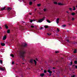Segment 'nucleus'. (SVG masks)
<instances>
[{
  "mask_svg": "<svg viewBox=\"0 0 77 77\" xmlns=\"http://www.w3.org/2000/svg\"><path fill=\"white\" fill-rule=\"evenodd\" d=\"M45 17H43L42 19L39 20L38 21V22H37V23H42V21H44V20H45Z\"/></svg>",
  "mask_w": 77,
  "mask_h": 77,
  "instance_id": "nucleus-1",
  "label": "nucleus"
},
{
  "mask_svg": "<svg viewBox=\"0 0 77 77\" xmlns=\"http://www.w3.org/2000/svg\"><path fill=\"white\" fill-rule=\"evenodd\" d=\"M59 18H57V20H56V23H57V24H58V23H59Z\"/></svg>",
  "mask_w": 77,
  "mask_h": 77,
  "instance_id": "nucleus-2",
  "label": "nucleus"
},
{
  "mask_svg": "<svg viewBox=\"0 0 77 77\" xmlns=\"http://www.w3.org/2000/svg\"><path fill=\"white\" fill-rule=\"evenodd\" d=\"M48 72H49L50 74H51L52 72H53L52 71H51L50 70H48Z\"/></svg>",
  "mask_w": 77,
  "mask_h": 77,
  "instance_id": "nucleus-3",
  "label": "nucleus"
},
{
  "mask_svg": "<svg viewBox=\"0 0 77 77\" xmlns=\"http://www.w3.org/2000/svg\"><path fill=\"white\" fill-rule=\"evenodd\" d=\"M44 27H45V29H47V28H49V26L48 25H45L44 26Z\"/></svg>",
  "mask_w": 77,
  "mask_h": 77,
  "instance_id": "nucleus-4",
  "label": "nucleus"
},
{
  "mask_svg": "<svg viewBox=\"0 0 77 77\" xmlns=\"http://www.w3.org/2000/svg\"><path fill=\"white\" fill-rule=\"evenodd\" d=\"M6 39V36L5 35L3 38V40H5V39Z\"/></svg>",
  "mask_w": 77,
  "mask_h": 77,
  "instance_id": "nucleus-5",
  "label": "nucleus"
},
{
  "mask_svg": "<svg viewBox=\"0 0 77 77\" xmlns=\"http://www.w3.org/2000/svg\"><path fill=\"white\" fill-rule=\"evenodd\" d=\"M40 75L41 77H43L44 75V73H42Z\"/></svg>",
  "mask_w": 77,
  "mask_h": 77,
  "instance_id": "nucleus-6",
  "label": "nucleus"
},
{
  "mask_svg": "<svg viewBox=\"0 0 77 77\" xmlns=\"http://www.w3.org/2000/svg\"><path fill=\"white\" fill-rule=\"evenodd\" d=\"M5 7H4V8H2L1 9V11H4L5 10Z\"/></svg>",
  "mask_w": 77,
  "mask_h": 77,
  "instance_id": "nucleus-7",
  "label": "nucleus"
},
{
  "mask_svg": "<svg viewBox=\"0 0 77 77\" xmlns=\"http://www.w3.org/2000/svg\"><path fill=\"white\" fill-rule=\"evenodd\" d=\"M72 21H74L75 20V18L74 17H72L71 19Z\"/></svg>",
  "mask_w": 77,
  "mask_h": 77,
  "instance_id": "nucleus-8",
  "label": "nucleus"
},
{
  "mask_svg": "<svg viewBox=\"0 0 77 77\" xmlns=\"http://www.w3.org/2000/svg\"><path fill=\"white\" fill-rule=\"evenodd\" d=\"M1 45L2 46H5V43H1Z\"/></svg>",
  "mask_w": 77,
  "mask_h": 77,
  "instance_id": "nucleus-9",
  "label": "nucleus"
},
{
  "mask_svg": "<svg viewBox=\"0 0 77 77\" xmlns=\"http://www.w3.org/2000/svg\"><path fill=\"white\" fill-rule=\"evenodd\" d=\"M34 62L35 63V65H36V60H34Z\"/></svg>",
  "mask_w": 77,
  "mask_h": 77,
  "instance_id": "nucleus-10",
  "label": "nucleus"
},
{
  "mask_svg": "<svg viewBox=\"0 0 77 77\" xmlns=\"http://www.w3.org/2000/svg\"><path fill=\"white\" fill-rule=\"evenodd\" d=\"M75 13H71V15H72L73 16L75 15Z\"/></svg>",
  "mask_w": 77,
  "mask_h": 77,
  "instance_id": "nucleus-11",
  "label": "nucleus"
},
{
  "mask_svg": "<svg viewBox=\"0 0 77 77\" xmlns=\"http://www.w3.org/2000/svg\"><path fill=\"white\" fill-rule=\"evenodd\" d=\"M66 27V25H63L62 26V27Z\"/></svg>",
  "mask_w": 77,
  "mask_h": 77,
  "instance_id": "nucleus-12",
  "label": "nucleus"
},
{
  "mask_svg": "<svg viewBox=\"0 0 77 77\" xmlns=\"http://www.w3.org/2000/svg\"><path fill=\"white\" fill-rule=\"evenodd\" d=\"M29 5H32V2H29Z\"/></svg>",
  "mask_w": 77,
  "mask_h": 77,
  "instance_id": "nucleus-13",
  "label": "nucleus"
},
{
  "mask_svg": "<svg viewBox=\"0 0 77 77\" xmlns=\"http://www.w3.org/2000/svg\"><path fill=\"white\" fill-rule=\"evenodd\" d=\"M47 22L49 23H51V21H50L48 20H47Z\"/></svg>",
  "mask_w": 77,
  "mask_h": 77,
  "instance_id": "nucleus-14",
  "label": "nucleus"
},
{
  "mask_svg": "<svg viewBox=\"0 0 77 77\" xmlns=\"http://www.w3.org/2000/svg\"><path fill=\"white\" fill-rule=\"evenodd\" d=\"M0 70H1V71H3L4 69H3L2 68V67H0Z\"/></svg>",
  "mask_w": 77,
  "mask_h": 77,
  "instance_id": "nucleus-15",
  "label": "nucleus"
},
{
  "mask_svg": "<svg viewBox=\"0 0 77 77\" xmlns=\"http://www.w3.org/2000/svg\"><path fill=\"white\" fill-rule=\"evenodd\" d=\"M76 52H77V50L75 49L74 51V53H76Z\"/></svg>",
  "mask_w": 77,
  "mask_h": 77,
  "instance_id": "nucleus-16",
  "label": "nucleus"
},
{
  "mask_svg": "<svg viewBox=\"0 0 77 77\" xmlns=\"http://www.w3.org/2000/svg\"><path fill=\"white\" fill-rule=\"evenodd\" d=\"M30 63H33V60L31 59L30 61Z\"/></svg>",
  "mask_w": 77,
  "mask_h": 77,
  "instance_id": "nucleus-17",
  "label": "nucleus"
},
{
  "mask_svg": "<svg viewBox=\"0 0 77 77\" xmlns=\"http://www.w3.org/2000/svg\"><path fill=\"white\" fill-rule=\"evenodd\" d=\"M35 21V20H30V23H32V21Z\"/></svg>",
  "mask_w": 77,
  "mask_h": 77,
  "instance_id": "nucleus-18",
  "label": "nucleus"
},
{
  "mask_svg": "<svg viewBox=\"0 0 77 77\" xmlns=\"http://www.w3.org/2000/svg\"><path fill=\"white\" fill-rule=\"evenodd\" d=\"M58 5H62V4L60 2L58 3Z\"/></svg>",
  "mask_w": 77,
  "mask_h": 77,
  "instance_id": "nucleus-19",
  "label": "nucleus"
},
{
  "mask_svg": "<svg viewBox=\"0 0 77 77\" xmlns=\"http://www.w3.org/2000/svg\"><path fill=\"white\" fill-rule=\"evenodd\" d=\"M10 32V30H8L7 31V32L8 33H9Z\"/></svg>",
  "mask_w": 77,
  "mask_h": 77,
  "instance_id": "nucleus-20",
  "label": "nucleus"
},
{
  "mask_svg": "<svg viewBox=\"0 0 77 77\" xmlns=\"http://www.w3.org/2000/svg\"><path fill=\"white\" fill-rule=\"evenodd\" d=\"M41 4H39L37 5V6H38V7L41 6Z\"/></svg>",
  "mask_w": 77,
  "mask_h": 77,
  "instance_id": "nucleus-21",
  "label": "nucleus"
},
{
  "mask_svg": "<svg viewBox=\"0 0 77 77\" xmlns=\"http://www.w3.org/2000/svg\"><path fill=\"white\" fill-rule=\"evenodd\" d=\"M5 27L6 28V29H8V26H7V25H5Z\"/></svg>",
  "mask_w": 77,
  "mask_h": 77,
  "instance_id": "nucleus-22",
  "label": "nucleus"
},
{
  "mask_svg": "<svg viewBox=\"0 0 77 77\" xmlns=\"http://www.w3.org/2000/svg\"><path fill=\"white\" fill-rule=\"evenodd\" d=\"M10 56H11V57H14V55H13V54H10Z\"/></svg>",
  "mask_w": 77,
  "mask_h": 77,
  "instance_id": "nucleus-23",
  "label": "nucleus"
},
{
  "mask_svg": "<svg viewBox=\"0 0 77 77\" xmlns=\"http://www.w3.org/2000/svg\"><path fill=\"white\" fill-rule=\"evenodd\" d=\"M22 57H25V55H24V54H23L22 55Z\"/></svg>",
  "mask_w": 77,
  "mask_h": 77,
  "instance_id": "nucleus-24",
  "label": "nucleus"
},
{
  "mask_svg": "<svg viewBox=\"0 0 77 77\" xmlns=\"http://www.w3.org/2000/svg\"><path fill=\"white\" fill-rule=\"evenodd\" d=\"M3 62V61L2 60H0V63H2Z\"/></svg>",
  "mask_w": 77,
  "mask_h": 77,
  "instance_id": "nucleus-25",
  "label": "nucleus"
},
{
  "mask_svg": "<svg viewBox=\"0 0 77 77\" xmlns=\"http://www.w3.org/2000/svg\"><path fill=\"white\" fill-rule=\"evenodd\" d=\"M73 11H75V7H73Z\"/></svg>",
  "mask_w": 77,
  "mask_h": 77,
  "instance_id": "nucleus-26",
  "label": "nucleus"
},
{
  "mask_svg": "<svg viewBox=\"0 0 77 77\" xmlns=\"http://www.w3.org/2000/svg\"><path fill=\"white\" fill-rule=\"evenodd\" d=\"M74 63L75 64H77V61H75V62H74Z\"/></svg>",
  "mask_w": 77,
  "mask_h": 77,
  "instance_id": "nucleus-27",
  "label": "nucleus"
},
{
  "mask_svg": "<svg viewBox=\"0 0 77 77\" xmlns=\"http://www.w3.org/2000/svg\"><path fill=\"white\" fill-rule=\"evenodd\" d=\"M35 26H31V27L32 28H33V27H34Z\"/></svg>",
  "mask_w": 77,
  "mask_h": 77,
  "instance_id": "nucleus-28",
  "label": "nucleus"
},
{
  "mask_svg": "<svg viewBox=\"0 0 77 77\" xmlns=\"http://www.w3.org/2000/svg\"><path fill=\"white\" fill-rule=\"evenodd\" d=\"M48 76L51 77V74H50V75H48Z\"/></svg>",
  "mask_w": 77,
  "mask_h": 77,
  "instance_id": "nucleus-29",
  "label": "nucleus"
},
{
  "mask_svg": "<svg viewBox=\"0 0 77 77\" xmlns=\"http://www.w3.org/2000/svg\"><path fill=\"white\" fill-rule=\"evenodd\" d=\"M54 4H57V2H54Z\"/></svg>",
  "mask_w": 77,
  "mask_h": 77,
  "instance_id": "nucleus-30",
  "label": "nucleus"
},
{
  "mask_svg": "<svg viewBox=\"0 0 77 77\" xmlns=\"http://www.w3.org/2000/svg\"><path fill=\"white\" fill-rule=\"evenodd\" d=\"M47 35H51V34L48 33L47 34Z\"/></svg>",
  "mask_w": 77,
  "mask_h": 77,
  "instance_id": "nucleus-31",
  "label": "nucleus"
},
{
  "mask_svg": "<svg viewBox=\"0 0 77 77\" xmlns=\"http://www.w3.org/2000/svg\"><path fill=\"white\" fill-rule=\"evenodd\" d=\"M47 10L46 9H44L43 10L45 12L46 11V10Z\"/></svg>",
  "mask_w": 77,
  "mask_h": 77,
  "instance_id": "nucleus-32",
  "label": "nucleus"
},
{
  "mask_svg": "<svg viewBox=\"0 0 77 77\" xmlns=\"http://www.w3.org/2000/svg\"><path fill=\"white\" fill-rule=\"evenodd\" d=\"M44 73H46V72H47L45 70H44Z\"/></svg>",
  "mask_w": 77,
  "mask_h": 77,
  "instance_id": "nucleus-33",
  "label": "nucleus"
},
{
  "mask_svg": "<svg viewBox=\"0 0 77 77\" xmlns=\"http://www.w3.org/2000/svg\"><path fill=\"white\" fill-rule=\"evenodd\" d=\"M43 29V28L42 27H41L39 29L40 30H42Z\"/></svg>",
  "mask_w": 77,
  "mask_h": 77,
  "instance_id": "nucleus-34",
  "label": "nucleus"
},
{
  "mask_svg": "<svg viewBox=\"0 0 77 77\" xmlns=\"http://www.w3.org/2000/svg\"><path fill=\"white\" fill-rule=\"evenodd\" d=\"M69 9L70 11H72V8H69Z\"/></svg>",
  "mask_w": 77,
  "mask_h": 77,
  "instance_id": "nucleus-35",
  "label": "nucleus"
},
{
  "mask_svg": "<svg viewBox=\"0 0 77 77\" xmlns=\"http://www.w3.org/2000/svg\"><path fill=\"white\" fill-rule=\"evenodd\" d=\"M57 31L58 32H59V29H58V28L57 29Z\"/></svg>",
  "mask_w": 77,
  "mask_h": 77,
  "instance_id": "nucleus-36",
  "label": "nucleus"
},
{
  "mask_svg": "<svg viewBox=\"0 0 77 77\" xmlns=\"http://www.w3.org/2000/svg\"><path fill=\"white\" fill-rule=\"evenodd\" d=\"M72 61H71L70 62V65H72Z\"/></svg>",
  "mask_w": 77,
  "mask_h": 77,
  "instance_id": "nucleus-37",
  "label": "nucleus"
},
{
  "mask_svg": "<svg viewBox=\"0 0 77 77\" xmlns=\"http://www.w3.org/2000/svg\"><path fill=\"white\" fill-rule=\"evenodd\" d=\"M55 52L56 53H59V51H56Z\"/></svg>",
  "mask_w": 77,
  "mask_h": 77,
  "instance_id": "nucleus-38",
  "label": "nucleus"
},
{
  "mask_svg": "<svg viewBox=\"0 0 77 77\" xmlns=\"http://www.w3.org/2000/svg\"><path fill=\"white\" fill-rule=\"evenodd\" d=\"M75 68L77 69V66H75Z\"/></svg>",
  "mask_w": 77,
  "mask_h": 77,
  "instance_id": "nucleus-39",
  "label": "nucleus"
},
{
  "mask_svg": "<svg viewBox=\"0 0 77 77\" xmlns=\"http://www.w3.org/2000/svg\"><path fill=\"white\" fill-rule=\"evenodd\" d=\"M26 45H27V44H25V45H24V47H26Z\"/></svg>",
  "mask_w": 77,
  "mask_h": 77,
  "instance_id": "nucleus-40",
  "label": "nucleus"
},
{
  "mask_svg": "<svg viewBox=\"0 0 77 77\" xmlns=\"http://www.w3.org/2000/svg\"><path fill=\"white\" fill-rule=\"evenodd\" d=\"M8 10H11V8H8Z\"/></svg>",
  "mask_w": 77,
  "mask_h": 77,
  "instance_id": "nucleus-41",
  "label": "nucleus"
},
{
  "mask_svg": "<svg viewBox=\"0 0 77 77\" xmlns=\"http://www.w3.org/2000/svg\"><path fill=\"white\" fill-rule=\"evenodd\" d=\"M12 65H13L14 64V62H12Z\"/></svg>",
  "mask_w": 77,
  "mask_h": 77,
  "instance_id": "nucleus-42",
  "label": "nucleus"
},
{
  "mask_svg": "<svg viewBox=\"0 0 77 77\" xmlns=\"http://www.w3.org/2000/svg\"><path fill=\"white\" fill-rule=\"evenodd\" d=\"M75 75H73L72 76H71V77H75Z\"/></svg>",
  "mask_w": 77,
  "mask_h": 77,
  "instance_id": "nucleus-43",
  "label": "nucleus"
},
{
  "mask_svg": "<svg viewBox=\"0 0 77 77\" xmlns=\"http://www.w3.org/2000/svg\"><path fill=\"white\" fill-rule=\"evenodd\" d=\"M52 71L53 72H55V71H54V70H53Z\"/></svg>",
  "mask_w": 77,
  "mask_h": 77,
  "instance_id": "nucleus-44",
  "label": "nucleus"
},
{
  "mask_svg": "<svg viewBox=\"0 0 77 77\" xmlns=\"http://www.w3.org/2000/svg\"><path fill=\"white\" fill-rule=\"evenodd\" d=\"M35 60H36V61H38V59H37V58H36Z\"/></svg>",
  "mask_w": 77,
  "mask_h": 77,
  "instance_id": "nucleus-45",
  "label": "nucleus"
},
{
  "mask_svg": "<svg viewBox=\"0 0 77 77\" xmlns=\"http://www.w3.org/2000/svg\"><path fill=\"white\" fill-rule=\"evenodd\" d=\"M22 1H22V0H20V2H21Z\"/></svg>",
  "mask_w": 77,
  "mask_h": 77,
  "instance_id": "nucleus-46",
  "label": "nucleus"
},
{
  "mask_svg": "<svg viewBox=\"0 0 77 77\" xmlns=\"http://www.w3.org/2000/svg\"><path fill=\"white\" fill-rule=\"evenodd\" d=\"M66 41H67V42H69V40H67Z\"/></svg>",
  "mask_w": 77,
  "mask_h": 77,
  "instance_id": "nucleus-47",
  "label": "nucleus"
},
{
  "mask_svg": "<svg viewBox=\"0 0 77 77\" xmlns=\"http://www.w3.org/2000/svg\"><path fill=\"white\" fill-rule=\"evenodd\" d=\"M52 69H55V68H54V67H53V68H52Z\"/></svg>",
  "mask_w": 77,
  "mask_h": 77,
  "instance_id": "nucleus-48",
  "label": "nucleus"
},
{
  "mask_svg": "<svg viewBox=\"0 0 77 77\" xmlns=\"http://www.w3.org/2000/svg\"><path fill=\"white\" fill-rule=\"evenodd\" d=\"M66 12L67 13H69L68 11H67Z\"/></svg>",
  "mask_w": 77,
  "mask_h": 77,
  "instance_id": "nucleus-49",
  "label": "nucleus"
},
{
  "mask_svg": "<svg viewBox=\"0 0 77 77\" xmlns=\"http://www.w3.org/2000/svg\"><path fill=\"white\" fill-rule=\"evenodd\" d=\"M29 15H32V14L31 13H29Z\"/></svg>",
  "mask_w": 77,
  "mask_h": 77,
  "instance_id": "nucleus-50",
  "label": "nucleus"
},
{
  "mask_svg": "<svg viewBox=\"0 0 77 77\" xmlns=\"http://www.w3.org/2000/svg\"><path fill=\"white\" fill-rule=\"evenodd\" d=\"M0 29H2V27H1V26H0Z\"/></svg>",
  "mask_w": 77,
  "mask_h": 77,
  "instance_id": "nucleus-51",
  "label": "nucleus"
},
{
  "mask_svg": "<svg viewBox=\"0 0 77 77\" xmlns=\"http://www.w3.org/2000/svg\"><path fill=\"white\" fill-rule=\"evenodd\" d=\"M36 9L35 8V11H36Z\"/></svg>",
  "mask_w": 77,
  "mask_h": 77,
  "instance_id": "nucleus-52",
  "label": "nucleus"
},
{
  "mask_svg": "<svg viewBox=\"0 0 77 77\" xmlns=\"http://www.w3.org/2000/svg\"><path fill=\"white\" fill-rule=\"evenodd\" d=\"M33 1H36V0H33Z\"/></svg>",
  "mask_w": 77,
  "mask_h": 77,
  "instance_id": "nucleus-53",
  "label": "nucleus"
},
{
  "mask_svg": "<svg viewBox=\"0 0 77 77\" xmlns=\"http://www.w3.org/2000/svg\"><path fill=\"white\" fill-rule=\"evenodd\" d=\"M22 64H24V63H23Z\"/></svg>",
  "mask_w": 77,
  "mask_h": 77,
  "instance_id": "nucleus-54",
  "label": "nucleus"
},
{
  "mask_svg": "<svg viewBox=\"0 0 77 77\" xmlns=\"http://www.w3.org/2000/svg\"><path fill=\"white\" fill-rule=\"evenodd\" d=\"M35 28L36 29L37 28H36V27H35Z\"/></svg>",
  "mask_w": 77,
  "mask_h": 77,
  "instance_id": "nucleus-55",
  "label": "nucleus"
},
{
  "mask_svg": "<svg viewBox=\"0 0 77 77\" xmlns=\"http://www.w3.org/2000/svg\"><path fill=\"white\" fill-rule=\"evenodd\" d=\"M76 7L77 8V5L76 6Z\"/></svg>",
  "mask_w": 77,
  "mask_h": 77,
  "instance_id": "nucleus-56",
  "label": "nucleus"
},
{
  "mask_svg": "<svg viewBox=\"0 0 77 77\" xmlns=\"http://www.w3.org/2000/svg\"><path fill=\"white\" fill-rule=\"evenodd\" d=\"M41 69L42 70V69Z\"/></svg>",
  "mask_w": 77,
  "mask_h": 77,
  "instance_id": "nucleus-57",
  "label": "nucleus"
}]
</instances>
